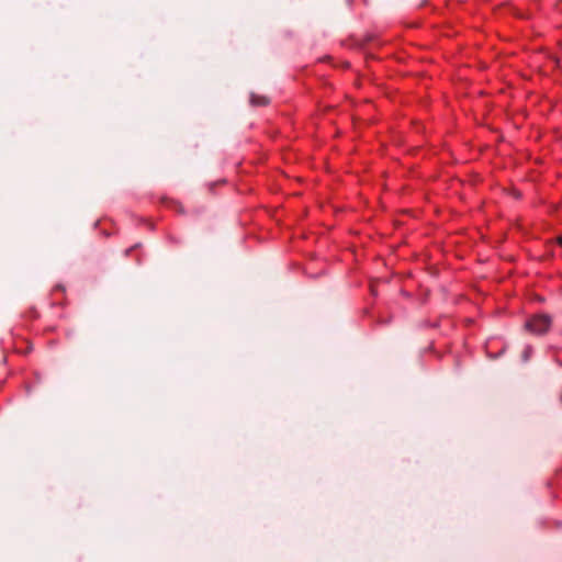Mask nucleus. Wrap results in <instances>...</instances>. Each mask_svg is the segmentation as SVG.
I'll use <instances>...</instances> for the list:
<instances>
[{
  "instance_id": "obj_3",
  "label": "nucleus",
  "mask_w": 562,
  "mask_h": 562,
  "mask_svg": "<svg viewBox=\"0 0 562 562\" xmlns=\"http://www.w3.org/2000/svg\"><path fill=\"white\" fill-rule=\"evenodd\" d=\"M558 244L562 247V236L557 239Z\"/></svg>"
},
{
  "instance_id": "obj_2",
  "label": "nucleus",
  "mask_w": 562,
  "mask_h": 562,
  "mask_svg": "<svg viewBox=\"0 0 562 562\" xmlns=\"http://www.w3.org/2000/svg\"><path fill=\"white\" fill-rule=\"evenodd\" d=\"M250 104L254 106H265L269 104V98L266 95H259L256 93L250 94Z\"/></svg>"
},
{
  "instance_id": "obj_1",
  "label": "nucleus",
  "mask_w": 562,
  "mask_h": 562,
  "mask_svg": "<svg viewBox=\"0 0 562 562\" xmlns=\"http://www.w3.org/2000/svg\"><path fill=\"white\" fill-rule=\"evenodd\" d=\"M552 319L548 314L536 315L526 323V328L533 334L542 335L551 326Z\"/></svg>"
}]
</instances>
